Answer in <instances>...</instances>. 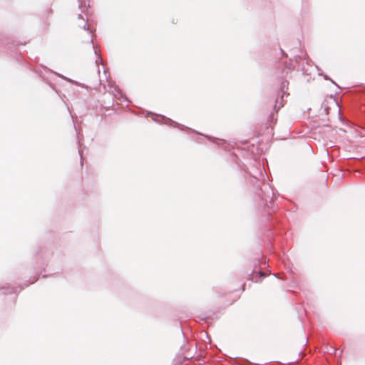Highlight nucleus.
Returning a JSON list of instances; mask_svg holds the SVG:
<instances>
[{
    "label": "nucleus",
    "instance_id": "obj_2",
    "mask_svg": "<svg viewBox=\"0 0 365 365\" xmlns=\"http://www.w3.org/2000/svg\"><path fill=\"white\" fill-rule=\"evenodd\" d=\"M79 19H81V20H83V21H85L83 16V15H81V14H79ZM88 21H89V19H86V22H88Z\"/></svg>",
    "mask_w": 365,
    "mask_h": 365
},
{
    "label": "nucleus",
    "instance_id": "obj_1",
    "mask_svg": "<svg viewBox=\"0 0 365 365\" xmlns=\"http://www.w3.org/2000/svg\"><path fill=\"white\" fill-rule=\"evenodd\" d=\"M80 3V6L81 7H87L89 6V4H87L86 0H78Z\"/></svg>",
    "mask_w": 365,
    "mask_h": 365
}]
</instances>
